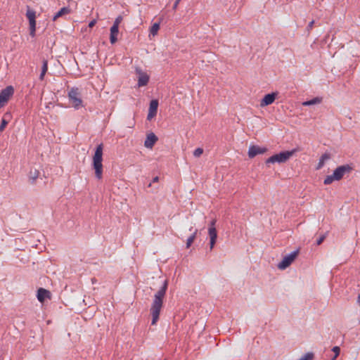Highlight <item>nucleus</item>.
Masks as SVG:
<instances>
[{"mask_svg": "<svg viewBox=\"0 0 360 360\" xmlns=\"http://www.w3.org/2000/svg\"><path fill=\"white\" fill-rule=\"evenodd\" d=\"M216 220L212 219L208 227V235L210 238V251L214 248L217 238V232L215 227Z\"/></svg>", "mask_w": 360, "mask_h": 360, "instance_id": "obj_8", "label": "nucleus"}, {"mask_svg": "<svg viewBox=\"0 0 360 360\" xmlns=\"http://www.w3.org/2000/svg\"><path fill=\"white\" fill-rule=\"evenodd\" d=\"M6 103L0 100V108L4 107Z\"/></svg>", "mask_w": 360, "mask_h": 360, "instance_id": "obj_34", "label": "nucleus"}, {"mask_svg": "<svg viewBox=\"0 0 360 360\" xmlns=\"http://www.w3.org/2000/svg\"><path fill=\"white\" fill-rule=\"evenodd\" d=\"M14 94V89L12 86H8L0 91V100L7 103L10 98Z\"/></svg>", "mask_w": 360, "mask_h": 360, "instance_id": "obj_9", "label": "nucleus"}, {"mask_svg": "<svg viewBox=\"0 0 360 360\" xmlns=\"http://www.w3.org/2000/svg\"><path fill=\"white\" fill-rule=\"evenodd\" d=\"M332 351L335 353V355L333 357V359H336V358L338 356V355L340 354V349L339 347L338 346H335L333 347L332 349Z\"/></svg>", "mask_w": 360, "mask_h": 360, "instance_id": "obj_25", "label": "nucleus"}, {"mask_svg": "<svg viewBox=\"0 0 360 360\" xmlns=\"http://www.w3.org/2000/svg\"><path fill=\"white\" fill-rule=\"evenodd\" d=\"M37 297L40 302H44L46 298H50L51 292L44 288H41L37 290Z\"/></svg>", "mask_w": 360, "mask_h": 360, "instance_id": "obj_14", "label": "nucleus"}, {"mask_svg": "<svg viewBox=\"0 0 360 360\" xmlns=\"http://www.w3.org/2000/svg\"><path fill=\"white\" fill-rule=\"evenodd\" d=\"M267 149L266 148H261L258 146H251L248 150V156L250 158H253L257 155L264 153Z\"/></svg>", "mask_w": 360, "mask_h": 360, "instance_id": "obj_11", "label": "nucleus"}, {"mask_svg": "<svg viewBox=\"0 0 360 360\" xmlns=\"http://www.w3.org/2000/svg\"><path fill=\"white\" fill-rule=\"evenodd\" d=\"M352 170V167L348 164L339 166L333 171L332 175H328L325 178L323 184L325 185H329L332 184L333 181H340L345 174L349 173Z\"/></svg>", "mask_w": 360, "mask_h": 360, "instance_id": "obj_3", "label": "nucleus"}, {"mask_svg": "<svg viewBox=\"0 0 360 360\" xmlns=\"http://www.w3.org/2000/svg\"><path fill=\"white\" fill-rule=\"evenodd\" d=\"M326 237V234H323V235H322V236H321L317 239V240H316V245H321V244L323 242V240H325Z\"/></svg>", "mask_w": 360, "mask_h": 360, "instance_id": "obj_29", "label": "nucleus"}, {"mask_svg": "<svg viewBox=\"0 0 360 360\" xmlns=\"http://www.w3.org/2000/svg\"><path fill=\"white\" fill-rule=\"evenodd\" d=\"M45 75H46V72H41V74L39 75V79L43 80L44 79Z\"/></svg>", "mask_w": 360, "mask_h": 360, "instance_id": "obj_33", "label": "nucleus"}, {"mask_svg": "<svg viewBox=\"0 0 360 360\" xmlns=\"http://www.w3.org/2000/svg\"><path fill=\"white\" fill-rule=\"evenodd\" d=\"M103 143H100L96 146L93 156L92 167L95 171L96 177L98 179H101L103 176Z\"/></svg>", "mask_w": 360, "mask_h": 360, "instance_id": "obj_2", "label": "nucleus"}, {"mask_svg": "<svg viewBox=\"0 0 360 360\" xmlns=\"http://www.w3.org/2000/svg\"><path fill=\"white\" fill-rule=\"evenodd\" d=\"M148 81H149V76L146 73L142 72L140 71L139 79H138V86H146L148 83Z\"/></svg>", "mask_w": 360, "mask_h": 360, "instance_id": "obj_16", "label": "nucleus"}, {"mask_svg": "<svg viewBox=\"0 0 360 360\" xmlns=\"http://www.w3.org/2000/svg\"><path fill=\"white\" fill-rule=\"evenodd\" d=\"M48 70V61L46 59H44L43 60V63H42V67H41V72H44L46 73Z\"/></svg>", "mask_w": 360, "mask_h": 360, "instance_id": "obj_27", "label": "nucleus"}, {"mask_svg": "<svg viewBox=\"0 0 360 360\" xmlns=\"http://www.w3.org/2000/svg\"><path fill=\"white\" fill-rule=\"evenodd\" d=\"M181 1V0H176V1H175L174 4V5H173V7H172L173 10H176V9L177 8L178 5H179V2H180Z\"/></svg>", "mask_w": 360, "mask_h": 360, "instance_id": "obj_31", "label": "nucleus"}, {"mask_svg": "<svg viewBox=\"0 0 360 360\" xmlns=\"http://www.w3.org/2000/svg\"><path fill=\"white\" fill-rule=\"evenodd\" d=\"M314 24V20H311V22H309V23L308 24V25L307 27V30L308 32H309L311 30H312Z\"/></svg>", "mask_w": 360, "mask_h": 360, "instance_id": "obj_30", "label": "nucleus"}, {"mask_svg": "<svg viewBox=\"0 0 360 360\" xmlns=\"http://www.w3.org/2000/svg\"><path fill=\"white\" fill-rule=\"evenodd\" d=\"M96 22V20H91V21L89 23V27H93L95 25Z\"/></svg>", "mask_w": 360, "mask_h": 360, "instance_id": "obj_32", "label": "nucleus"}, {"mask_svg": "<svg viewBox=\"0 0 360 360\" xmlns=\"http://www.w3.org/2000/svg\"><path fill=\"white\" fill-rule=\"evenodd\" d=\"M314 355L312 352H307L302 356L299 360H313Z\"/></svg>", "mask_w": 360, "mask_h": 360, "instance_id": "obj_24", "label": "nucleus"}, {"mask_svg": "<svg viewBox=\"0 0 360 360\" xmlns=\"http://www.w3.org/2000/svg\"><path fill=\"white\" fill-rule=\"evenodd\" d=\"M357 303L360 307V294H359L358 297H357Z\"/></svg>", "mask_w": 360, "mask_h": 360, "instance_id": "obj_36", "label": "nucleus"}, {"mask_svg": "<svg viewBox=\"0 0 360 360\" xmlns=\"http://www.w3.org/2000/svg\"><path fill=\"white\" fill-rule=\"evenodd\" d=\"M278 96V92H272L266 94L260 101V106L262 108L267 106L273 103Z\"/></svg>", "mask_w": 360, "mask_h": 360, "instance_id": "obj_10", "label": "nucleus"}, {"mask_svg": "<svg viewBox=\"0 0 360 360\" xmlns=\"http://www.w3.org/2000/svg\"><path fill=\"white\" fill-rule=\"evenodd\" d=\"M296 149H293L292 150H285L282 151L279 153L275 154L270 158H267L265 161L266 165L274 164L276 162L278 163H284L295 152Z\"/></svg>", "mask_w": 360, "mask_h": 360, "instance_id": "obj_4", "label": "nucleus"}, {"mask_svg": "<svg viewBox=\"0 0 360 360\" xmlns=\"http://www.w3.org/2000/svg\"><path fill=\"white\" fill-rule=\"evenodd\" d=\"M331 360H335V359H333V358H332V359H331Z\"/></svg>", "mask_w": 360, "mask_h": 360, "instance_id": "obj_38", "label": "nucleus"}, {"mask_svg": "<svg viewBox=\"0 0 360 360\" xmlns=\"http://www.w3.org/2000/svg\"><path fill=\"white\" fill-rule=\"evenodd\" d=\"M157 141L158 137L153 133H150L147 136L144 142V146L147 148H152Z\"/></svg>", "mask_w": 360, "mask_h": 360, "instance_id": "obj_13", "label": "nucleus"}, {"mask_svg": "<svg viewBox=\"0 0 360 360\" xmlns=\"http://www.w3.org/2000/svg\"><path fill=\"white\" fill-rule=\"evenodd\" d=\"M159 180V177L158 176H155L153 179V182L155 183V182H158Z\"/></svg>", "mask_w": 360, "mask_h": 360, "instance_id": "obj_35", "label": "nucleus"}, {"mask_svg": "<svg viewBox=\"0 0 360 360\" xmlns=\"http://www.w3.org/2000/svg\"><path fill=\"white\" fill-rule=\"evenodd\" d=\"M159 29H160V22H155L150 27V32L153 36H155L157 34Z\"/></svg>", "mask_w": 360, "mask_h": 360, "instance_id": "obj_23", "label": "nucleus"}, {"mask_svg": "<svg viewBox=\"0 0 360 360\" xmlns=\"http://www.w3.org/2000/svg\"><path fill=\"white\" fill-rule=\"evenodd\" d=\"M26 17L30 24V34L34 37L36 32V12L30 9L29 6H27Z\"/></svg>", "mask_w": 360, "mask_h": 360, "instance_id": "obj_6", "label": "nucleus"}, {"mask_svg": "<svg viewBox=\"0 0 360 360\" xmlns=\"http://www.w3.org/2000/svg\"><path fill=\"white\" fill-rule=\"evenodd\" d=\"M11 118H12V115L10 112H6L4 115V116L1 119V124H0V132L3 131L5 129L7 124L11 121Z\"/></svg>", "mask_w": 360, "mask_h": 360, "instance_id": "obj_15", "label": "nucleus"}, {"mask_svg": "<svg viewBox=\"0 0 360 360\" xmlns=\"http://www.w3.org/2000/svg\"><path fill=\"white\" fill-rule=\"evenodd\" d=\"M70 13V9L69 7H63L60 8L53 16V20H56L57 18L63 16V15L68 14Z\"/></svg>", "mask_w": 360, "mask_h": 360, "instance_id": "obj_20", "label": "nucleus"}, {"mask_svg": "<svg viewBox=\"0 0 360 360\" xmlns=\"http://www.w3.org/2000/svg\"><path fill=\"white\" fill-rule=\"evenodd\" d=\"M298 253L299 250H296L285 255L282 261L278 264V268L281 270L285 269L292 263V262L297 257Z\"/></svg>", "mask_w": 360, "mask_h": 360, "instance_id": "obj_7", "label": "nucleus"}, {"mask_svg": "<svg viewBox=\"0 0 360 360\" xmlns=\"http://www.w3.org/2000/svg\"><path fill=\"white\" fill-rule=\"evenodd\" d=\"M330 158V155L329 153H323L319 159V161L316 166V169H321L323 167L325 162L326 160H329Z\"/></svg>", "mask_w": 360, "mask_h": 360, "instance_id": "obj_18", "label": "nucleus"}, {"mask_svg": "<svg viewBox=\"0 0 360 360\" xmlns=\"http://www.w3.org/2000/svg\"><path fill=\"white\" fill-rule=\"evenodd\" d=\"M68 96L70 102L75 109H79L83 106L81 93L78 87H72L68 91Z\"/></svg>", "mask_w": 360, "mask_h": 360, "instance_id": "obj_5", "label": "nucleus"}, {"mask_svg": "<svg viewBox=\"0 0 360 360\" xmlns=\"http://www.w3.org/2000/svg\"><path fill=\"white\" fill-rule=\"evenodd\" d=\"M119 32V27H116V25H112L110 27V41L111 44H115L117 40V34Z\"/></svg>", "mask_w": 360, "mask_h": 360, "instance_id": "obj_17", "label": "nucleus"}, {"mask_svg": "<svg viewBox=\"0 0 360 360\" xmlns=\"http://www.w3.org/2000/svg\"><path fill=\"white\" fill-rule=\"evenodd\" d=\"M203 153V149L201 148H197L194 151H193V155L195 157V158H198L200 157Z\"/></svg>", "mask_w": 360, "mask_h": 360, "instance_id": "obj_26", "label": "nucleus"}, {"mask_svg": "<svg viewBox=\"0 0 360 360\" xmlns=\"http://www.w3.org/2000/svg\"><path fill=\"white\" fill-rule=\"evenodd\" d=\"M322 102V98L321 97H315L311 100L304 101L302 103L303 106H310L313 105L319 104Z\"/></svg>", "mask_w": 360, "mask_h": 360, "instance_id": "obj_21", "label": "nucleus"}, {"mask_svg": "<svg viewBox=\"0 0 360 360\" xmlns=\"http://www.w3.org/2000/svg\"><path fill=\"white\" fill-rule=\"evenodd\" d=\"M197 233H198V230L195 229V231L191 234V236H190L188 238V239L186 240V248H189L191 246L192 243H193L194 240L196 238Z\"/></svg>", "mask_w": 360, "mask_h": 360, "instance_id": "obj_22", "label": "nucleus"}, {"mask_svg": "<svg viewBox=\"0 0 360 360\" xmlns=\"http://www.w3.org/2000/svg\"><path fill=\"white\" fill-rule=\"evenodd\" d=\"M39 172L36 169H31L29 172V179L31 184H34L39 177Z\"/></svg>", "mask_w": 360, "mask_h": 360, "instance_id": "obj_19", "label": "nucleus"}, {"mask_svg": "<svg viewBox=\"0 0 360 360\" xmlns=\"http://www.w3.org/2000/svg\"><path fill=\"white\" fill-rule=\"evenodd\" d=\"M92 283H95V278H92Z\"/></svg>", "mask_w": 360, "mask_h": 360, "instance_id": "obj_37", "label": "nucleus"}, {"mask_svg": "<svg viewBox=\"0 0 360 360\" xmlns=\"http://www.w3.org/2000/svg\"><path fill=\"white\" fill-rule=\"evenodd\" d=\"M158 108V100H152L150 103L148 114L147 116V119L148 120H151L157 114V110Z\"/></svg>", "mask_w": 360, "mask_h": 360, "instance_id": "obj_12", "label": "nucleus"}, {"mask_svg": "<svg viewBox=\"0 0 360 360\" xmlns=\"http://www.w3.org/2000/svg\"><path fill=\"white\" fill-rule=\"evenodd\" d=\"M122 17L121 15L117 16L115 18L112 25H116V27H119V25L122 22Z\"/></svg>", "mask_w": 360, "mask_h": 360, "instance_id": "obj_28", "label": "nucleus"}, {"mask_svg": "<svg viewBox=\"0 0 360 360\" xmlns=\"http://www.w3.org/2000/svg\"><path fill=\"white\" fill-rule=\"evenodd\" d=\"M168 288V280H165L162 285L154 295L150 311L152 316V325H155L159 319L160 313L163 305V299Z\"/></svg>", "mask_w": 360, "mask_h": 360, "instance_id": "obj_1", "label": "nucleus"}]
</instances>
